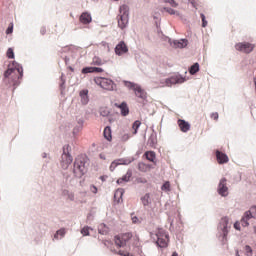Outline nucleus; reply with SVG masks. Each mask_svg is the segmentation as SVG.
<instances>
[{"mask_svg": "<svg viewBox=\"0 0 256 256\" xmlns=\"http://www.w3.org/2000/svg\"><path fill=\"white\" fill-rule=\"evenodd\" d=\"M5 79H11L13 91H15L21 85V81H23V65H8L3 73V81Z\"/></svg>", "mask_w": 256, "mask_h": 256, "instance_id": "nucleus-1", "label": "nucleus"}, {"mask_svg": "<svg viewBox=\"0 0 256 256\" xmlns=\"http://www.w3.org/2000/svg\"><path fill=\"white\" fill-rule=\"evenodd\" d=\"M185 81H187V78L180 74H173L166 80L152 82V87L154 89H159V87H173V85H181L182 83H185Z\"/></svg>", "mask_w": 256, "mask_h": 256, "instance_id": "nucleus-2", "label": "nucleus"}, {"mask_svg": "<svg viewBox=\"0 0 256 256\" xmlns=\"http://www.w3.org/2000/svg\"><path fill=\"white\" fill-rule=\"evenodd\" d=\"M119 15H118V27L120 29H125L129 23V6L122 5L119 8Z\"/></svg>", "mask_w": 256, "mask_h": 256, "instance_id": "nucleus-3", "label": "nucleus"}, {"mask_svg": "<svg viewBox=\"0 0 256 256\" xmlns=\"http://www.w3.org/2000/svg\"><path fill=\"white\" fill-rule=\"evenodd\" d=\"M85 157L78 156L74 161L73 173L75 177H83L85 172L87 171V167L85 166Z\"/></svg>", "mask_w": 256, "mask_h": 256, "instance_id": "nucleus-4", "label": "nucleus"}, {"mask_svg": "<svg viewBox=\"0 0 256 256\" xmlns=\"http://www.w3.org/2000/svg\"><path fill=\"white\" fill-rule=\"evenodd\" d=\"M132 238H133V234L131 232H126V233L115 236L114 243L116 247H126L127 243L131 242Z\"/></svg>", "mask_w": 256, "mask_h": 256, "instance_id": "nucleus-5", "label": "nucleus"}, {"mask_svg": "<svg viewBox=\"0 0 256 256\" xmlns=\"http://www.w3.org/2000/svg\"><path fill=\"white\" fill-rule=\"evenodd\" d=\"M124 85L128 89H133L136 97H138L139 99H143V100L147 99V92H145V90L143 88H141V86H139L138 84H135V83L129 82V81H125Z\"/></svg>", "mask_w": 256, "mask_h": 256, "instance_id": "nucleus-6", "label": "nucleus"}, {"mask_svg": "<svg viewBox=\"0 0 256 256\" xmlns=\"http://www.w3.org/2000/svg\"><path fill=\"white\" fill-rule=\"evenodd\" d=\"M155 236L157 237L156 244L158 245V247H161V248L167 247L169 243V235L167 234V232H165L164 229L159 228L156 231Z\"/></svg>", "mask_w": 256, "mask_h": 256, "instance_id": "nucleus-7", "label": "nucleus"}, {"mask_svg": "<svg viewBox=\"0 0 256 256\" xmlns=\"http://www.w3.org/2000/svg\"><path fill=\"white\" fill-rule=\"evenodd\" d=\"M94 83L98 85V87H101V89H105L106 91H113V80L109 78H103V77H95Z\"/></svg>", "mask_w": 256, "mask_h": 256, "instance_id": "nucleus-8", "label": "nucleus"}, {"mask_svg": "<svg viewBox=\"0 0 256 256\" xmlns=\"http://www.w3.org/2000/svg\"><path fill=\"white\" fill-rule=\"evenodd\" d=\"M249 219H256V206H252L241 219L242 227H249Z\"/></svg>", "mask_w": 256, "mask_h": 256, "instance_id": "nucleus-9", "label": "nucleus"}, {"mask_svg": "<svg viewBox=\"0 0 256 256\" xmlns=\"http://www.w3.org/2000/svg\"><path fill=\"white\" fill-rule=\"evenodd\" d=\"M218 195L221 197H227L229 195V187H227V178H222L218 184Z\"/></svg>", "mask_w": 256, "mask_h": 256, "instance_id": "nucleus-10", "label": "nucleus"}, {"mask_svg": "<svg viewBox=\"0 0 256 256\" xmlns=\"http://www.w3.org/2000/svg\"><path fill=\"white\" fill-rule=\"evenodd\" d=\"M235 49L236 51H240L241 53H251V51L255 49V45L249 42L238 43L235 45Z\"/></svg>", "mask_w": 256, "mask_h": 256, "instance_id": "nucleus-11", "label": "nucleus"}, {"mask_svg": "<svg viewBox=\"0 0 256 256\" xmlns=\"http://www.w3.org/2000/svg\"><path fill=\"white\" fill-rule=\"evenodd\" d=\"M130 163L131 160H127L124 158L116 159L110 164L109 170L113 173V171H115V169H117L119 165H129Z\"/></svg>", "mask_w": 256, "mask_h": 256, "instance_id": "nucleus-12", "label": "nucleus"}, {"mask_svg": "<svg viewBox=\"0 0 256 256\" xmlns=\"http://www.w3.org/2000/svg\"><path fill=\"white\" fill-rule=\"evenodd\" d=\"M115 53L119 56L125 55V53H129V47L124 41H120L115 47Z\"/></svg>", "mask_w": 256, "mask_h": 256, "instance_id": "nucleus-13", "label": "nucleus"}, {"mask_svg": "<svg viewBox=\"0 0 256 256\" xmlns=\"http://www.w3.org/2000/svg\"><path fill=\"white\" fill-rule=\"evenodd\" d=\"M216 159L219 165H225V163H229V156L219 150H216Z\"/></svg>", "mask_w": 256, "mask_h": 256, "instance_id": "nucleus-14", "label": "nucleus"}, {"mask_svg": "<svg viewBox=\"0 0 256 256\" xmlns=\"http://www.w3.org/2000/svg\"><path fill=\"white\" fill-rule=\"evenodd\" d=\"M130 243L138 250V255H141L143 251L141 250V240L138 235H132Z\"/></svg>", "mask_w": 256, "mask_h": 256, "instance_id": "nucleus-15", "label": "nucleus"}, {"mask_svg": "<svg viewBox=\"0 0 256 256\" xmlns=\"http://www.w3.org/2000/svg\"><path fill=\"white\" fill-rule=\"evenodd\" d=\"M177 123H178V127L180 128V131H182V133H187V131H190L191 124H189V122H187L183 119H179Z\"/></svg>", "mask_w": 256, "mask_h": 256, "instance_id": "nucleus-16", "label": "nucleus"}, {"mask_svg": "<svg viewBox=\"0 0 256 256\" xmlns=\"http://www.w3.org/2000/svg\"><path fill=\"white\" fill-rule=\"evenodd\" d=\"M131 177H133V171L128 170L124 176L117 180V184L123 185V183H129V181H131Z\"/></svg>", "mask_w": 256, "mask_h": 256, "instance_id": "nucleus-17", "label": "nucleus"}, {"mask_svg": "<svg viewBox=\"0 0 256 256\" xmlns=\"http://www.w3.org/2000/svg\"><path fill=\"white\" fill-rule=\"evenodd\" d=\"M80 23H82L83 25H89V23H91V21H93V18L91 17V14L88 12H83L80 15L79 18Z\"/></svg>", "mask_w": 256, "mask_h": 256, "instance_id": "nucleus-18", "label": "nucleus"}, {"mask_svg": "<svg viewBox=\"0 0 256 256\" xmlns=\"http://www.w3.org/2000/svg\"><path fill=\"white\" fill-rule=\"evenodd\" d=\"M115 107H117L118 109H120L121 111V115H123V117H127V115H129V106H127V103L122 102L121 104H114Z\"/></svg>", "mask_w": 256, "mask_h": 256, "instance_id": "nucleus-19", "label": "nucleus"}, {"mask_svg": "<svg viewBox=\"0 0 256 256\" xmlns=\"http://www.w3.org/2000/svg\"><path fill=\"white\" fill-rule=\"evenodd\" d=\"M65 237V227L58 229L53 235V241H61Z\"/></svg>", "mask_w": 256, "mask_h": 256, "instance_id": "nucleus-20", "label": "nucleus"}, {"mask_svg": "<svg viewBox=\"0 0 256 256\" xmlns=\"http://www.w3.org/2000/svg\"><path fill=\"white\" fill-rule=\"evenodd\" d=\"M81 103L87 105L89 103V90L84 89L80 91Z\"/></svg>", "mask_w": 256, "mask_h": 256, "instance_id": "nucleus-21", "label": "nucleus"}, {"mask_svg": "<svg viewBox=\"0 0 256 256\" xmlns=\"http://www.w3.org/2000/svg\"><path fill=\"white\" fill-rule=\"evenodd\" d=\"M187 43L188 41L185 39L174 41L172 43V47H174V49H185V47L187 46Z\"/></svg>", "mask_w": 256, "mask_h": 256, "instance_id": "nucleus-22", "label": "nucleus"}, {"mask_svg": "<svg viewBox=\"0 0 256 256\" xmlns=\"http://www.w3.org/2000/svg\"><path fill=\"white\" fill-rule=\"evenodd\" d=\"M123 193H125V191L121 188L115 191L114 201H116V203H121L123 201Z\"/></svg>", "mask_w": 256, "mask_h": 256, "instance_id": "nucleus-23", "label": "nucleus"}, {"mask_svg": "<svg viewBox=\"0 0 256 256\" xmlns=\"http://www.w3.org/2000/svg\"><path fill=\"white\" fill-rule=\"evenodd\" d=\"M63 99H60V105H59V111L57 113V119L59 121H61V119H63V117H65V111H64V104H63Z\"/></svg>", "mask_w": 256, "mask_h": 256, "instance_id": "nucleus-24", "label": "nucleus"}, {"mask_svg": "<svg viewBox=\"0 0 256 256\" xmlns=\"http://www.w3.org/2000/svg\"><path fill=\"white\" fill-rule=\"evenodd\" d=\"M82 73L87 74V73H103V70L101 68L97 67H86L82 70Z\"/></svg>", "mask_w": 256, "mask_h": 256, "instance_id": "nucleus-25", "label": "nucleus"}, {"mask_svg": "<svg viewBox=\"0 0 256 256\" xmlns=\"http://www.w3.org/2000/svg\"><path fill=\"white\" fill-rule=\"evenodd\" d=\"M65 74L62 73L60 76V81L61 83L59 84V89H60V95L63 97L65 95Z\"/></svg>", "mask_w": 256, "mask_h": 256, "instance_id": "nucleus-26", "label": "nucleus"}, {"mask_svg": "<svg viewBox=\"0 0 256 256\" xmlns=\"http://www.w3.org/2000/svg\"><path fill=\"white\" fill-rule=\"evenodd\" d=\"M144 156L146 157L147 161H150L151 163H155V159H157V156L153 151H146Z\"/></svg>", "mask_w": 256, "mask_h": 256, "instance_id": "nucleus-27", "label": "nucleus"}, {"mask_svg": "<svg viewBox=\"0 0 256 256\" xmlns=\"http://www.w3.org/2000/svg\"><path fill=\"white\" fill-rule=\"evenodd\" d=\"M104 139H106L107 141H111L113 139L112 133H111V127L107 126L104 128Z\"/></svg>", "mask_w": 256, "mask_h": 256, "instance_id": "nucleus-28", "label": "nucleus"}, {"mask_svg": "<svg viewBox=\"0 0 256 256\" xmlns=\"http://www.w3.org/2000/svg\"><path fill=\"white\" fill-rule=\"evenodd\" d=\"M138 169L142 173H147V171H149V169H151V165L140 162V163H138Z\"/></svg>", "mask_w": 256, "mask_h": 256, "instance_id": "nucleus-29", "label": "nucleus"}, {"mask_svg": "<svg viewBox=\"0 0 256 256\" xmlns=\"http://www.w3.org/2000/svg\"><path fill=\"white\" fill-rule=\"evenodd\" d=\"M141 127V121L136 120L133 124H132V135H137V131L139 130V128Z\"/></svg>", "mask_w": 256, "mask_h": 256, "instance_id": "nucleus-30", "label": "nucleus"}, {"mask_svg": "<svg viewBox=\"0 0 256 256\" xmlns=\"http://www.w3.org/2000/svg\"><path fill=\"white\" fill-rule=\"evenodd\" d=\"M142 204L144 205V207H147V205L151 204V197L149 196V194H145L142 198H141Z\"/></svg>", "mask_w": 256, "mask_h": 256, "instance_id": "nucleus-31", "label": "nucleus"}, {"mask_svg": "<svg viewBox=\"0 0 256 256\" xmlns=\"http://www.w3.org/2000/svg\"><path fill=\"white\" fill-rule=\"evenodd\" d=\"M109 108H107V107H101L100 108V115L102 116V117H109Z\"/></svg>", "mask_w": 256, "mask_h": 256, "instance_id": "nucleus-32", "label": "nucleus"}, {"mask_svg": "<svg viewBox=\"0 0 256 256\" xmlns=\"http://www.w3.org/2000/svg\"><path fill=\"white\" fill-rule=\"evenodd\" d=\"M65 146H62V156H61V161H60V165L62 167V169H65Z\"/></svg>", "mask_w": 256, "mask_h": 256, "instance_id": "nucleus-33", "label": "nucleus"}, {"mask_svg": "<svg viewBox=\"0 0 256 256\" xmlns=\"http://www.w3.org/2000/svg\"><path fill=\"white\" fill-rule=\"evenodd\" d=\"M67 151L69 152V146L67 147ZM65 161H66V164L71 165V163H73V156H71V154L67 153Z\"/></svg>", "mask_w": 256, "mask_h": 256, "instance_id": "nucleus-34", "label": "nucleus"}, {"mask_svg": "<svg viewBox=\"0 0 256 256\" xmlns=\"http://www.w3.org/2000/svg\"><path fill=\"white\" fill-rule=\"evenodd\" d=\"M199 71V65H192L189 69L190 75H195V73H198Z\"/></svg>", "mask_w": 256, "mask_h": 256, "instance_id": "nucleus-35", "label": "nucleus"}, {"mask_svg": "<svg viewBox=\"0 0 256 256\" xmlns=\"http://www.w3.org/2000/svg\"><path fill=\"white\" fill-rule=\"evenodd\" d=\"M89 231H91V228L89 226H85L81 229V234L83 237L89 236Z\"/></svg>", "mask_w": 256, "mask_h": 256, "instance_id": "nucleus-36", "label": "nucleus"}, {"mask_svg": "<svg viewBox=\"0 0 256 256\" xmlns=\"http://www.w3.org/2000/svg\"><path fill=\"white\" fill-rule=\"evenodd\" d=\"M162 191H171V183L169 181H166L162 187H161Z\"/></svg>", "mask_w": 256, "mask_h": 256, "instance_id": "nucleus-37", "label": "nucleus"}, {"mask_svg": "<svg viewBox=\"0 0 256 256\" xmlns=\"http://www.w3.org/2000/svg\"><path fill=\"white\" fill-rule=\"evenodd\" d=\"M244 250H245V255H247V256H253V249H251V246L246 245L245 248H244Z\"/></svg>", "mask_w": 256, "mask_h": 256, "instance_id": "nucleus-38", "label": "nucleus"}, {"mask_svg": "<svg viewBox=\"0 0 256 256\" xmlns=\"http://www.w3.org/2000/svg\"><path fill=\"white\" fill-rule=\"evenodd\" d=\"M81 131H83V128L81 126H76L74 129H73V135L74 137H77V135H79V133H81Z\"/></svg>", "mask_w": 256, "mask_h": 256, "instance_id": "nucleus-39", "label": "nucleus"}, {"mask_svg": "<svg viewBox=\"0 0 256 256\" xmlns=\"http://www.w3.org/2000/svg\"><path fill=\"white\" fill-rule=\"evenodd\" d=\"M6 55H7L8 59H13L15 57V53L13 52L12 48H9L7 50V54Z\"/></svg>", "mask_w": 256, "mask_h": 256, "instance_id": "nucleus-40", "label": "nucleus"}, {"mask_svg": "<svg viewBox=\"0 0 256 256\" xmlns=\"http://www.w3.org/2000/svg\"><path fill=\"white\" fill-rule=\"evenodd\" d=\"M118 255H121V256H133V254L127 252V251H123V250H119L117 252Z\"/></svg>", "mask_w": 256, "mask_h": 256, "instance_id": "nucleus-41", "label": "nucleus"}, {"mask_svg": "<svg viewBox=\"0 0 256 256\" xmlns=\"http://www.w3.org/2000/svg\"><path fill=\"white\" fill-rule=\"evenodd\" d=\"M202 20V27H207V20L205 19V14H200Z\"/></svg>", "mask_w": 256, "mask_h": 256, "instance_id": "nucleus-42", "label": "nucleus"}, {"mask_svg": "<svg viewBox=\"0 0 256 256\" xmlns=\"http://www.w3.org/2000/svg\"><path fill=\"white\" fill-rule=\"evenodd\" d=\"M222 221H224L223 233L224 235H227V218H223Z\"/></svg>", "mask_w": 256, "mask_h": 256, "instance_id": "nucleus-43", "label": "nucleus"}, {"mask_svg": "<svg viewBox=\"0 0 256 256\" xmlns=\"http://www.w3.org/2000/svg\"><path fill=\"white\" fill-rule=\"evenodd\" d=\"M164 11L169 13V15H175V10L173 8H164Z\"/></svg>", "mask_w": 256, "mask_h": 256, "instance_id": "nucleus-44", "label": "nucleus"}, {"mask_svg": "<svg viewBox=\"0 0 256 256\" xmlns=\"http://www.w3.org/2000/svg\"><path fill=\"white\" fill-rule=\"evenodd\" d=\"M211 119H213L214 121H217L219 119V113H217V112L212 113Z\"/></svg>", "mask_w": 256, "mask_h": 256, "instance_id": "nucleus-45", "label": "nucleus"}, {"mask_svg": "<svg viewBox=\"0 0 256 256\" xmlns=\"http://www.w3.org/2000/svg\"><path fill=\"white\" fill-rule=\"evenodd\" d=\"M166 3H169L172 7H177V2L175 0H166Z\"/></svg>", "mask_w": 256, "mask_h": 256, "instance_id": "nucleus-46", "label": "nucleus"}, {"mask_svg": "<svg viewBox=\"0 0 256 256\" xmlns=\"http://www.w3.org/2000/svg\"><path fill=\"white\" fill-rule=\"evenodd\" d=\"M11 33H13V24H11V26H9L6 30L7 35H11Z\"/></svg>", "mask_w": 256, "mask_h": 256, "instance_id": "nucleus-47", "label": "nucleus"}, {"mask_svg": "<svg viewBox=\"0 0 256 256\" xmlns=\"http://www.w3.org/2000/svg\"><path fill=\"white\" fill-rule=\"evenodd\" d=\"M129 139H131V136L129 134H124L122 136V141H129Z\"/></svg>", "mask_w": 256, "mask_h": 256, "instance_id": "nucleus-48", "label": "nucleus"}, {"mask_svg": "<svg viewBox=\"0 0 256 256\" xmlns=\"http://www.w3.org/2000/svg\"><path fill=\"white\" fill-rule=\"evenodd\" d=\"M234 228L237 230V231H241V224L239 222H236L234 224Z\"/></svg>", "mask_w": 256, "mask_h": 256, "instance_id": "nucleus-49", "label": "nucleus"}, {"mask_svg": "<svg viewBox=\"0 0 256 256\" xmlns=\"http://www.w3.org/2000/svg\"><path fill=\"white\" fill-rule=\"evenodd\" d=\"M137 183H147V179L145 178H137Z\"/></svg>", "mask_w": 256, "mask_h": 256, "instance_id": "nucleus-50", "label": "nucleus"}, {"mask_svg": "<svg viewBox=\"0 0 256 256\" xmlns=\"http://www.w3.org/2000/svg\"><path fill=\"white\" fill-rule=\"evenodd\" d=\"M132 222L139 223V218H137V216L132 217Z\"/></svg>", "mask_w": 256, "mask_h": 256, "instance_id": "nucleus-51", "label": "nucleus"}, {"mask_svg": "<svg viewBox=\"0 0 256 256\" xmlns=\"http://www.w3.org/2000/svg\"><path fill=\"white\" fill-rule=\"evenodd\" d=\"M83 123H84V121L83 120H78V127H82L83 128Z\"/></svg>", "mask_w": 256, "mask_h": 256, "instance_id": "nucleus-52", "label": "nucleus"}, {"mask_svg": "<svg viewBox=\"0 0 256 256\" xmlns=\"http://www.w3.org/2000/svg\"><path fill=\"white\" fill-rule=\"evenodd\" d=\"M91 191L96 194L97 193V188L96 186H91Z\"/></svg>", "mask_w": 256, "mask_h": 256, "instance_id": "nucleus-53", "label": "nucleus"}, {"mask_svg": "<svg viewBox=\"0 0 256 256\" xmlns=\"http://www.w3.org/2000/svg\"><path fill=\"white\" fill-rule=\"evenodd\" d=\"M40 33L41 35H45V33H47V30L45 28H41Z\"/></svg>", "mask_w": 256, "mask_h": 256, "instance_id": "nucleus-54", "label": "nucleus"}, {"mask_svg": "<svg viewBox=\"0 0 256 256\" xmlns=\"http://www.w3.org/2000/svg\"><path fill=\"white\" fill-rule=\"evenodd\" d=\"M42 158H43V159H47V153H45V152L42 153Z\"/></svg>", "mask_w": 256, "mask_h": 256, "instance_id": "nucleus-55", "label": "nucleus"}, {"mask_svg": "<svg viewBox=\"0 0 256 256\" xmlns=\"http://www.w3.org/2000/svg\"><path fill=\"white\" fill-rule=\"evenodd\" d=\"M99 157L100 159H105V154H100Z\"/></svg>", "mask_w": 256, "mask_h": 256, "instance_id": "nucleus-56", "label": "nucleus"}, {"mask_svg": "<svg viewBox=\"0 0 256 256\" xmlns=\"http://www.w3.org/2000/svg\"><path fill=\"white\" fill-rule=\"evenodd\" d=\"M101 181H105V176L100 177Z\"/></svg>", "mask_w": 256, "mask_h": 256, "instance_id": "nucleus-57", "label": "nucleus"}, {"mask_svg": "<svg viewBox=\"0 0 256 256\" xmlns=\"http://www.w3.org/2000/svg\"><path fill=\"white\" fill-rule=\"evenodd\" d=\"M236 256H241V255H239V251L236 252Z\"/></svg>", "mask_w": 256, "mask_h": 256, "instance_id": "nucleus-58", "label": "nucleus"}, {"mask_svg": "<svg viewBox=\"0 0 256 256\" xmlns=\"http://www.w3.org/2000/svg\"><path fill=\"white\" fill-rule=\"evenodd\" d=\"M194 65H199V63H194Z\"/></svg>", "mask_w": 256, "mask_h": 256, "instance_id": "nucleus-59", "label": "nucleus"}, {"mask_svg": "<svg viewBox=\"0 0 256 256\" xmlns=\"http://www.w3.org/2000/svg\"><path fill=\"white\" fill-rule=\"evenodd\" d=\"M62 193H65V190H63Z\"/></svg>", "mask_w": 256, "mask_h": 256, "instance_id": "nucleus-60", "label": "nucleus"}]
</instances>
